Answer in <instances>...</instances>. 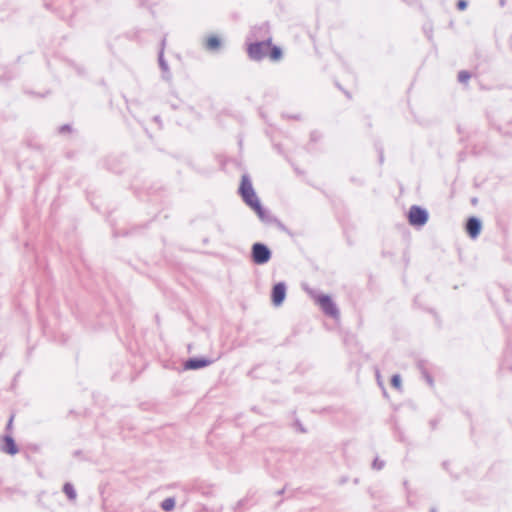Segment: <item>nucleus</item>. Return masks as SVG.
<instances>
[{
  "label": "nucleus",
  "instance_id": "f257e3e1",
  "mask_svg": "<svg viewBox=\"0 0 512 512\" xmlns=\"http://www.w3.org/2000/svg\"><path fill=\"white\" fill-rule=\"evenodd\" d=\"M252 261L257 265H263L271 259V251L263 243H254L251 249Z\"/></svg>",
  "mask_w": 512,
  "mask_h": 512
},
{
  "label": "nucleus",
  "instance_id": "6ab92c4d",
  "mask_svg": "<svg viewBox=\"0 0 512 512\" xmlns=\"http://www.w3.org/2000/svg\"><path fill=\"white\" fill-rule=\"evenodd\" d=\"M425 378H426L427 382L429 383V385L432 386L433 385V379L431 378V376L426 374Z\"/></svg>",
  "mask_w": 512,
  "mask_h": 512
},
{
  "label": "nucleus",
  "instance_id": "412c9836",
  "mask_svg": "<svg viewBox=\"0 0 512 512\" xmlns=\"http://www.w3.org/2000/svg\"><path fill=\"white\" fill-rule=\"evenodd\" d=\"M160 65L162 66V68H163L164 70H166V68H167V67H166V64L164 63V61L162 60V58H161V57H160Z\"/></svg>",
  "mask_w": 512,
  "mask_h": 512
},
{
  "label": "nucleus",
  "instance_id": "ddd939ff",
  "mask_svg": "<svg viewBox=\"0 0 512 512\" xmlns=\"http://www.w3.org/2000/svg\"><path fill=\"white\" fill-rule=\"evenodd\" d=\"M206 44L209 49H216L220 46V40L215 36H211L207 39Z\"/></svg>",
  "mask_w": 512,
  "mask_h": 512
},
{
  "label": "nucleus",
  "instance_id": "9b49d317",
  "mask_svg": "<svg viewBox=\"0 0 512 512\" xmlns=\"http://www.w3.org/2000/svg\"><path fill=\"white\" fill-rule=\"evenodd\" d=\"M63 492L70 500L76 499V491L71 483H65L63 486Z\"/></svg>",
  "mask_w": 512,
  "mask_h": 512
},
{
  "label": "nucleus",
  "instance_id": "aec40b11",
  "mask_svg": "<svg viewBox=\"0 0 512 512\" xmlns=\"http://www.w3.org/2000/svg\"><path fill=\"white\" fill-rule=\"evenodd\" d=\"M470 202H471V204L473 206H476L478 204V198L477 197H473V198H471Z\"/></svg>",
  "mask_w": 512,
  "mask_h": 512
},
{
  "label": "nucleus",
  "instance_id": "20e7f679",
  "mask_svg": "<svg viewBox=\"0 0 512 512\" xmlns=\"http://www.w3.org/2000/svg\"><path fill=\"white\" fill-rule=\"evenodd\" d=\"M270 50V42H260L249 46L248 53L252 59L263 58Z\"/></svg>",
  "mask_w": 512,
  "mask_h": 512
},
{
  "label": "nucleus",
  "instance_id": "4468645a",
  "mask_svg": "<svg viewBox=\"0 0 512 512\" xmlns=\"http://www.w3.org/2000/svg\"><path fill=\"white\" fill-rule=\"evenodd\" d=\"M281 55H282V52H281L280 48L273 47L271 49L270 58L272 60H274V61L279 60L281 58Z\"/></svg>",
  "mask_w": 512,
  "mask_h": 512
},
{
  "label": "nucleus",
  "instance_id": "dca6fc26",
  "mask_svg": "<svg viewBox=\"0 0 512 512\" xmlns=\"http://www.w3.org/2000/svg\"><path fill=\"white\" fill-rule=\"evenodd\" d=\"M374 469L381 470L384 467V462L376 458L372 464Z\"/></svg>",
  "mask_w": 512,
  "mask_h": 512
},
{
  "label": "nucleus",
  "instance_id": "2eb2a0df",
  "mask_svg": "<svg viewBox=\"0 0 512 512\" xmlns=\"http://www.w3.org/2000/svg\"><path fill=\"white\" fill-rule=\"evenodd\" d=\"M391 384L392 386H394L395 388H399L400 387V384H401V378H400V375L398 374H395L392 376V379H391Z\"/></svg>",
  "mask_w": 512,
  "mask_h": 512
},
{
  "label": "nucleus",
  "instance_id": "4be33fe9",
  "mask_svg": "<svg viewBox=\"0 0 512 512\" xmlns=\"http://www.w3.org/2000/svg\"><path fill=\"white\" fill-rule=\"evenodd\" d=\"M431 512H436V509H435V508H432V509H431Z\"/></svg>",
  "mask_w": 512,
  "mask_h": 512
},
{
  "label": "nucleus",
  "instance_id": "f3484780",
  "mask_svg": "<svg viewBox=\"0 0 512 512\" xmlns=\"http://www.w3.org/2000/svg\"><path fill=\"white\" fill-rule=\"evenodd\" d=\"M470 78V75L469 73L465 72V71H461L458 75V79L459 81L461 82H466L468 79Z\"/></svg>",
  "mask_w": 512,
  "mask_h": 512
},
{
  "label": "nucleus",
  "instance_id": "39448f33",
  "mask_svg": "<svg viewBox=\"0 0 512 512\" xmlns=\"http://www.w3.org/2000/svg\"><path fill=\"white\" fill-rule=\"evenodd\" d=\"M481 229L482 222L479 218L474 216L468 218L465 225V230L470 238L476 239L480 235Z\"/></svg>",
  "mask_w": 512,
  "mask_h": 512
},
{
  "label": "nucleus",
  "instance_id": "1a4fd4ad",
  "mask_svg": "<svg viewBox=\"0 0 512 512\" xmlns=\"http://www.w3.org/2000/svg\"><path fill=\"white\" fill-rule=\"evenodd\" d=\"M2 450L10 455H14L18 452L17 445L11 436L6 435L4 437V445Z\"/></svg>",
  "mask_w": 512,
  "mask_h": 512
},
{
  "label": "nucleus",
  "instance_id": "9d476101",
  "mask_svg": "<svg viewBox=\"0 0 512 512\" xmlns=\"http://www.w3.org/2000/svg\"><path fill=\"white\" fill-rule=\"evenodd\" d=\"M239 192H253L252 183L248 177L243 176L241 185L239 187Z\"/></svg>",
  "mask_w": 512,
  "mask_h": 512
},
{
  "label": "nucleus",
  "instance_id": "f03ea898",
  "mask_svg": "<svg viewBox=\"0 0 512 512\" xmlns=\"http://www.w3.org/2000/svg\"><path fill=\"white\" fill-rule=\"evenodd\" d=\"M429 215L426 209L413 205L408 212V221L412 226H424L428 221Z\"/></svg>",
  "mask_w": 512,
  "mask_h": 512
},
{
  "label": "nucleus",
  "instance_id": "7ed1b4c3",
  "mask_svg": "<svg viewBox=\"0 0 512 512\" xmlns=\"http://www.w3.org/2000/svg\"><path fill=\"white\" fill-rule=\"evenodd\" d=\"M316 301L326 315L333 318H337L339 316V310L330 296L323 294L319 295Z\"/></svg>",
  "mask_w": 512,
  "mask_h": 512
},
{
  "label": "nucleus",
  "instance_id": "423d86ee",
  "mask_svg": "<svg viewBox=\"0 0 512 512\" xmlns=\"http://www.w3.org/2000/svg\"><path fill=\"white\" fill-rule=\"evenodd\" d=\"M286 296V285L284 282L275 284L272 288L271 299L275 306H280Z\"/></svg>",
  "mask_w": 512,
  "mask_h": 512
},
{
  "label": "nucleus",
  "instance_id": "0eeeda50",
  "mask_svg": "<svg viewBox=\"0 0 512 512\" xmlns=\"http://www.w3.org/2000/svg\"><path fill=\"white\" fill-rule=\"evenodd\" d=\"M244 202L256 211L260 218H264V210L261 206L258 194H241Z\"/></svg>",
  "mask_w": 512,
  "mask_h": 512
},
{
  "label": "nucleus",
  "instance_id": "f8f14e48",
  "mask_svg": "<svg viewBox=\"0 0 512 512\" xmlns=\"http://www.w3.org/2000/svg\"><path fill=\"white\" fill-rule=\"evenodd\" d=\"M174 507H175V500H174V498H166L161 503V508L164 511H167V512L173 510Z\"/></svg>",
  "mask_w": 512,
  "mask_h": 512
},
{
  "label": "nucleus",
  "instance_id": "6e6552de",
  "mask_svg": "<svg viewBox=\"0 0 512 512\" xmlns=\"http://www.w3.org/2000/svg\"><path fill=\"white\" fill-rule=\"evenodd\" d=\"M212 363V360L206 358H190L184 363L186 370H197L204 368Z\"/></svg>",
  "mask_w": 512,
  "mask_h": 512
},
{
  "label": "nucleus",
  "instance_id": "a211bd4d",
  "mask_svg": "<svg viewBox=\"0 0 512 512\" xmlns=\"http://www.w3.org/2000/svg\"><path fill=\"white\" fill-rule=\"evenodd\" d=\"M466 6H467V3L464 0H461L458 2V8L460 10H464L466 8Z\"/></svg>",
  "mask_w": 512,
  "mask_h": 512
}]
</instances>
